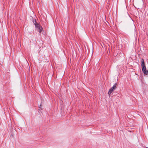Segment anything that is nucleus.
Here are the masks:
<instances>
[{
  "label": "nucleus",
  "mask_w": 148,
  "mask_h": 148,
  "mask_svg": "<svg viewBox=\"0 0 148 148\" xmlns=\"http://www.w3.org/2000/svg\"><path fill=\"white\" fill-rule=\"evenodd\" d=\"M33 23H37L36 22V20H35L34 21H33Z\"/></svg>",
  "instance_id": "5"
},
{
  "label": "nucleus",
  "mask_w": 148,
  "mask_h": 148,
  "mask_svg": "<svg viewBox=\"0 0 148 148\" xmlns=\"http://www.w3.org/2000/svg\"><path fill=\"white\" fill-rule=\"evenodd\" d=\"M41 106V104H40V106Z\"/></svg>",
  "instance_id": "6"
},
{
  "label": "nucleus",
  "mask_w": 148,
  "mask_h": 148,
  "mask_svg": "<svg viewBox=\"0 0 148 148\" xmlns=\"http://www.w3.org/2000/svg\"><path fill=\"white\" fill-rule=\"evenodd\" d=\"M116 85L117 84L116 83H115L113 87L109 89L108 93V95H110L111 93L116 88Z\"/></svg>",
  "instance_id": "2"
},
{
  "label": "nucleus",
  "mask_w": 148,
  "mask_h": 148,
  "mask_svg": "<svg viewBox=\"0 0 148 148\" xmlns=\"http://www.w3.org/2000/svg\"><path fill=\"white\" fill-rule=\"evenodd\" d=\"M141 66L142 70L143 73L145 75H148V70H146V67L145 65V62L143 59L141 60Z\"/></svg>",
  "instance_id": "1"
},
{
  "label": "nucleus",
  "mask_w": 148,
  "mask_h": 148,
  "mask_svg": "<svg viewBox=\"0 0 148 148\" xmlns=\"http://www.w3.org/2000/svg\"><path fill=\"white\" fill-rule=\"evenodd\" d=\"M37 30L39 31L40 33L43 29L42 27L40 26H39L38 27L36 28Z\"/></svg>",
  "instance_id": "3"
},
{
  "label": "nucleus",
  "mask_w": 148,
  "mask_h": 148,
  "mask_svg": "<svg viewBox=\"0 0 148 148\" xmlns=\"http://www.w3.org/2000/svg\"><path fill=\"white\" fill-rule=\"evenodd\" d=\"M34 24L35 25V27L36 28L38 27L39 26H40V25L38 23H34Z\"/></svg>",
  "instance_id": "4"
}]
</instances>
